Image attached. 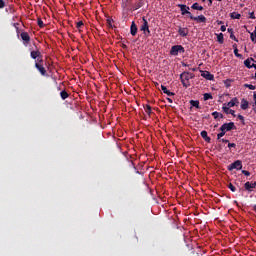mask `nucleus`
Masks as SVG:
<instances>
[{
	"instance_id": "dca6fc26",
	"label": "nucleus",
	"mask_w": 256,
	"mask_h": 256,
	"mask_svg": "<svg viewBox=\"0 0 256 256\" xmlns=\"http://www.w3.org/2000/svg\"><path fill=\"white\" fill-rule=\"evenodd\" d=\"M241 109H243V111H247V109H249V101H247L245 98H243L241 101Z\"/></svg>"
},
{
	"instance_id": "a211bd4d",
	"label": "nucleus",
	"mask_w": 256,
	"mask_h": 256,
	"mask_svg": "<svg viewBox=\"0 0 256 256\" xmlns=\"http://www.w3.org/2000/svg\"><path fill=\"white\" fill-rule=\"evenodd\" d=\"M212 116L214 117V119H225V116L223 114H221V112H213Z\"/></svg>"
},
{
	"instance_id": "1a4fd4ad",
	"label": "nucleus",
	"mask_w": 256,
	"mask_h": 256,
	"mask_svg": "<svg viewBox=\"0 0 256 256\" xmlns=\"http://www.w3.org/2000/svg\"><path fill=\"white\" fill-rule=\"evenodd\" d=\"M178 34L180 35V37H187L189 35V28L187 27H179L178 28Z\"/></svg>"
},
{
	"instance_id": "412c9836",
	"label": "nucleus",
	"mask_w": 256,
	"mask_h": 256,
	"mask_svg": "<svg viewBox=\"0 0 256 256\" xmlns=\"http://www.w3.org/2000/svg\"><path fill=\"white\" fill-rule=\"evenodd\" d=\"M250 33V39L252 41V43H256V26L253 32H249Z\"/></svg>"
},
{
	"instance_id": "bf43d9fd",
	"label": "nucleus",
	"mask_w": 256,
	"mask_h": 256,
	"mask_svg": "<svg viewBox=\"0 0 256 256\" xmlns=\"http://www.w3.org/2000/svg\"><path fill=\"white\" fill-rule=\"evenodd\" d=\"M253 111L254 113H256V106H253Z\"/></svg>"
},
{
	"instance_id": "20e7f679",
	"label": "nucleus",
	"mask_w": 256,
	"mask_h": 256,
	"mask_svg": "<svg viewBox=\"0 0 256 256\" xmlns=\"http://www.w3.org/2000/svg\"><path fill=\"white\" fill-rule=\"evenodd\" d=\"M233 169H236V171H241L243 169V162L241 160H236L231 163L228 166V171H233Z\"/></svg>"
},
{
	"instance_id": "6ab92c4d",
	"label": "nucleus",
	"mask_w": 256,
	"mask_h": 256,
	"mask_svg": "<svg viewBox=\"0 0 256 256\" xmlns=\"http://www.w3.org/2000/svg\"><path fill=\"white\" fill-rule=\"evenodd\" d=\"M191 9H194L195 11H203V6H200L199 3L196 2L191 6Z\"/></svg>"
},
{
	"instance_id": "423d86ee",
	"label": "nucleus",
	"mask_w": 256,
	"mask_h": 256,
	"mask_svg": "<svg viewBox=\"0 0 256 256\" xmlns=\"http://www.w3.org/2000/svg\"><path fill=\"white\" fill-rule=\"evenodd\" d=\"M140 31L148 34L151 33V30H149V22H147V19L145 17L142 18V25L140 27Z\"/></svg>"
},
{
	"instance_id": "cd10ccee",
	"label": "nucleus",
	"mask_w": 256,
	"mask_h": 256,
	"mask_svg": "<svg viewBox=\"0 0 256 256\" xmlns=\"http://www.w3.org/2000/svg\"><path fill=\"white\" fill-rule=\"evenodd\" d=\"M244 87H246L247 89H250L251 91H255L256 86L253 84H245Z\"/></svg>"
},
{
	"instance_id": "39448f33",
	"label": "nucleus",
	"mask_w": 256,
	"mask_h": 256,
	"mask_svg": "<svg viewBox=\"0 0 256 256\" xmlns=\"http://www.w3.org/2000/svg\"><path fill=\"white\" fill-rule=\"evenodd\" d=\"M233 129H237L234 122L224 123L220 127V131H225L226 133L227 131H233Z\"/></svg>"
},
{
	"instance_id": "603ef678",
	"label": "nucleus",
	"mask_w": 256,
	"mask_h": 256,
	"mask_svg": "<svg viewBox=\"0 0 256 256\" xmlns=\"http://www.w3.org/2000/svg\"><path fill=\"white\" fill-rule=\"evenodd\" d=\"M232 47H233L234 51H235V49H238V48H237V44H233Z\"/></svg>"
},
{
	"instance_id": "72a5a7b5",
	"label": "nucleus",
	"mask_w": 256,
	"mask_h": 256,
	"mask_svg": "<svg viewBox=\"0 0 256 256\" xmlns=\"http://www.w3.org/2000/svg\"><path fill=\"white\" fill-rule=\"evenodd\" d=\"M238 119L242 122V125H245V117L243 115L239 114Z\"/></svg>"
},
{
	"instance_id": "7c9ffc66",
	"label": "nucleus",
	"mask_w": 256,
	"mask_h": 256,
	"mask_svg": "<svg viewBox=\"0 0 256 256\" xmlns=\"http://www.w3.org/2000/svg\"><path fill=\"white\" fill-rule=\"evenodd\" d=\"M220 131H221V132L217 134V139H218V140H221V137H225V133H226V132L223 131V130H220Z\"/></svg>"
},
{
	"instance_id": "3c124183",
	"label": "nucleus",
	"mask_w": 256,
	"mask_h": 256,
	"mask_svg": "<svg viewBox=\"0 0 256 256\" xmlns=\"http://www.w3.org/2000/svg\"><path fill=\"white\" fill-rule=\"evenodd\" d=\"M168 103H173V99L167 98Z\"/></svg>"
},
{
	"instance_id": "f03ea898",
	"label": "nucleus",
	"mask_w": 256,
	"mask_h": 256,
	"mask_svg": "<svg viewBox=\"0 0 256 256\" xmlns=\"http://www.w3.org/2000/svg\"><path fill=\"white\" fill-rule=\"evenodd\" d=\"M180 79L183 87L187 89V87L191 86V83H189V80L193 79V73L183 72L182 74H180Z\"/></svg>"
},
{
	"instance_id": "9b49d317",
	"label": "nucleus",
	"mask_w": 256,
	"mask_h": 256,
	"mask_svg": "<svg viewBox=\"0 0 256 256\" xmlns=\"http://www.w3.org/2000/svg\"><path fill=\"white\" fill-rule=\"evenodd\" d=\"M201 77L207 79V81H213V79H215V76L209 71H203Z\"/></svg>"
},
{
	"instance_id": "aec40b11",
	"label": "nucleus",
	"mask_w": 256,
	"mask_h": 256,
	"mask_svg": "<svg viewBox=\"0 0 256 256\" xmlns=\"http://www.w3.org/2000/svg\"><path fill=\"white\" fill-rule=\"evenodd\" d=\"M217 41L220 43V45H223L225 43V38L223 36V33L217 34Z\"/></svg>"
},
{
	"instance_id": "5fc2aeb1",
	"label": "nucleus",
	"mask_w": 256,
	"mask_h": 256,
	"mask_svg": "<svg viewBox=\"0 0 256 256\" xmlns=\"http://www.w3.org/2000/svg\"><path fill=\"white\" fill-rule=\"evenodd\" d=\"M182 66H183V67H189V65H188V64H185V63H182Z\"/></svg>"
},
{
	"instance_id": "c756f323",
	"label": "nucleus",
	"mask_w": 256,
	"mask_h": 256,
	"mask_svg": "<svg viewBox=\"0 0 256 256\" xmlns=\"http://www.w3.org/2000/svg\"><path fill=\"white\" fill-rule=\"evenodd\" d=\"M228 189H230V191H232V193H235V191H237V188H235V186L232 183L228 184Z\"/></svg>"
},
{
	"instance_id": "de8ad7c7",
	"label": "nucleus",
	"mask_w": 256,
	"mask_h": 256,
	"mask_svg": "<svg viewBox=\"0 0 256 256\" xmlns=\"http://www.w3.org/2000/svg\"><path fill=\"white\" fill-rule=\"evenodd\" d=\"M253 99H254V104L252 107H255L256 106V92H254V94H253Z\"/></svg>"
},
{
	"instance_id": "0eeeda50",
	"label": "nucleus",
	"mask_w": 256,
	"mask_h": 256,
	"mask_svg": "<svg viewBox=\"0 0 256 256\" xmlns=\"http://www.w3.org/2000/svg\"><path fill=\"white\" fill-rule=\"evenodd\" d=\"M222 110L224 111V113H226V115H231L232 117H237V115H235V110H233L229 106H227V103L223 104Z\"/></svg>"
},
{
	"instance_id": "2f4dec72",
	"label": "nucleus",
	"mask_w": 256,
	"mask_h": 256,
	"mask_svg": "<svg viewBox=\"0 0 256 256\" xmlns=\"http://www.w3.org/2000/svg\"><path fill=\"white\" fill-rule=\"evenodd\" d=\"M38 26L40 27V29H43L45 27V24L43 23V20H41V18H38Z\"/></svg>"
},
{
	"instance_id": "864d4df0",
	"label": "nucleus",
	"mask_w": 256,
	"mask_h": 256,
	"mask_svg": "<svg viewBox=\"0 0 256 256\" xmlns=\"http://www.w3.org/2000/svg\"><path fill=\"white\" fill-rule=\"evenodd\" d=\"M122 49H127V45L122 44Z\"/></svg>"
},
{
	"instance_id": "e433bc0d",
	"label": "nucleus",
	"mask_w": 256,
	"mask_h": 256,
	"mask_svg": "<svg viewBox=\"0 0 256 256\" xmlns=\"http://www.w3.org/2000/svg\"><path fill=\"white\" fill-rule=\"evenodd\" d=\"M165 95H167L168 97H173L175 96V93L168 90L165 92Z\"/></svg>"
},
{
	"instance_id": "a19ab883",
	"label": "nucleus",
	"mask_w": 256,
	"mask_h": 256,
	"mask_svg": "<svg viewBox=\"0 0 256 256\" xmlns=\"http://www.w3.org/2000/svg\"><path fill=\"white\" fill-rule=\"evenodd\" d=\"M76 27H77V29H81V27H83V21L77 22Z\"/></svg>"
},
{
	"instance_id": "c03bdc74",
	"label": "nucleus",
	"mask_w": 256,
	"mask_h": 256,
	"mask_svg": "<svg viewBox=\"0 0 256 256\" xmlns=\"http://www.w3.org/2000/svg\"><path fill=\"white\" fill-rule=\"evenodd\" d=\"M220 30H221L223 33H225V31H227V27H226L225 25H222V26L220 27Z\"/></svg>"
},
{
	"instance_id": "bb28decb",
	"label": "nucleus",
	"mask_w": 256,
	"mask_h": 256,
	"mask_svg": "<svg viewBox=\"0 0 256 256\" xmlns=\"http://www.w3.org/2000/svg\"><path fill=\"white\" fill-rule=\"evenodd\" d=\"M203 97L204 101H209V99H213V95H211V93H205Z\"/></svg>"
},
{
	"instance_id": "13d9d810",
	"label": "nucleus",
	"mask_w": 256,
	"mask_h": 256,
	"mask_svg": "<svg viewBox=\"0 0 256 256\" xmlns=\"http://www.w3.org/2000/svg\"><path fill=\"white\" fill-rule=\"evenodd\" d=\"M248 59H250V62H251V61L255 62V59H254V58H248Z\"/></svg>"
},
{
	"instance_id": "f8f14e48",
	"label": "nucleus",
	"mask_w": 256,
	"mask_h": 256,
	"mask_svg": "<svg viewBox=\"0 0 256 256\" xmlns=\"http://www.w3.org/2000/svg\"><path fill=\"white\" fill-rule=\"evenodd\" d=\"M239 106V99L237 97H234L231 99L230 102L226 103V107H237Z\"/></svg>"
},
{
	"instance_id": "79ce46f5",
	"label": "nucleus",
	"mask_w": 256,
	"mask_h": 256,
	"mask_svg": "<svg viewBox=\"0 0 256 256\" xmlns=\"http://www.w3.org/2000/svg\"><path fill=\"white\" fill-rule=\"evenodd\" d=\"M0 9H5V0H0Z\"/></svg>"
},
{
	"instance_id": "5701e85b",
	"label": "nucleus",
	"mask_w": 256,
	"mask_h": 256,
	"mask_svg": "<svg viewBox=\"0 0 256 256\" xmlns=\"http://www.w3.org/2000/svg\"><path fill=\"white\" fill-rule=\"evenodd\" d=\"M190 105L196 107V109H200L199 100H190Z\"/></svg>"
},
{
	"instance_id": "4c0bfd02",
	"label": "nucleus",
	"mask_w": 256,
	"mask_h": 256,
	"mask_svg": "<svg viewBox=\"0 0 256 256\" xmlns=\"http://www.w3.org/2000/svg\"><path fill=\"white\" fill-rule=\"evenodd\" d=\"M228 147L229 149H232V148L235 149V147H237V144L228 142Z\"/></svg>"
},
{
	"instance_id": "f704fd0d",
	"label": "nucleus",
	"mask_w": 256,
	"mask_h": 256,
	"mask_svg": "<svg viewBox=\"0 0 256 256\" xmlns=\"http://www.w3.org/2000/svg\"><path fill=\"white\" fill-rule=\"evenodd\" d=\"M200 135H201L202 139H205L208 137L207 131H205V130L201 131Z\"/></svg>"
},
{
	"instance_id": "4be33fe9",
	"label": "nucleus",
	"mask_w": 256,
	"mask_h": 256,
	"mask_svg": "<svg viewBox=\"0 0 256 256\" xmlns=\"http://www.w3.org/2000/svg\"><path fill=\"white\" fill-rule=\"evenodd\" d=\"M244 65L245 67H247V69H253V64H251V59H246L244 61Z\"/></svg>"
},
{
	"instance_id": "ea45409f",
	"label": "nucleus",
	"mask_w": 256,
	"mask_h": 256,
	"mask_svg": "<svg viewBox=\"0 0 256 256\" xmlns=\"http://www.w3.org/2000/svg\"><path fill=\"white\" fill-rule=\"evenodd\" d=\"M235 57H243V55L239 54V49L234 50Z\"/></svg>"
},
{
	"instance_id": "a878e982",
	"label": "nucleus",
	"mask_w": 256,
	"mask_h": 256,
	"mask_svg": "<svg viewBox=\"0 0 256 256\" xmlns=\"http://www.w3.org/2000/svg\"><path fill=\"white\" fill-rule=\"evenodd\" d=\"M230 17H231V19H241V14H239L237 12H232V13H230Z\"/></svg>"
},
{
	"instance_id": "09e8293b",
	"label": "nucleus",
	"mask_w": 256,
	"mask_h": 256,
	"mask_svg": "<svg viewBox=\"0 0 256 256\" xmlns=\"http://www.w3.org/2000/svg\"><path fill=\"white\" fill-rule=\"evenodd\" d=\"M204 141H206V143H211V137H207V138H204Z\"/></svg>"
},
{
	"instance_id": "4d7b16f0",
	"label": "nucleus",
	"mask_w": 256,
	"mask_h": 256,
	"mask_svg": "<svg viewBox=\"0 0 256 256\" xmlns=\"http://www.w3.org/2000/svg\"><path fill=\"white\" fill-rule=\"evenodd\" d=\"M218 25H223V21H218Z\"/></svg>"
},
{
	"instance_id": "4468645a",
	"label": "nucleus",
	"mask_w": 256,
	"mask_h": 256,
	"mask_svg": "<svg viewBox=\"0 0 256 256\" xmlns=\"http://www.w3.org/2000/svg\"><path fill=\"white\" fill-rule=\"evenodd\" d=\"M41 55L42 54L41 51H39V49L30 52L31 59H38L39 57H41Z\"/></svg>"
},
{
	"instance_id": "6e6552de",
	"label": "nucleus",
	"mask_w": 256,
	"mask_h": 256,
	"mask_svg": "<svg viewBox=\"0 0 256 256\" xmlns=\"http://www.w3.org/2000/svg\"><path fill=\"white\" fill-rule=\"evenodd\" d=\"M35 68L39 71L42 77H47V70L44 68L43 64L35 63Z\"/></svg>"
},
{
	"instance_id": "c9c22d12",
	"label": "nucleus",
	"mask_w": 256,
	"mask_h": 256,
	"mask_svg": "<svg viewBox=\"0 0 256 256\" xmlns=\"http://www.w3.org/2000/svg\"><path fill=\"white\" fill-rule=\"evenodd\" d=\"M230 39H232L233 41H236V43H239V39L235 37V33L230 35Z\"/></svg>"
},
{
	"instance_id": "49530a36",
	"label": "nucleus",
	"mask_w": 256,
	"mask_h": 256,
	"mask_svg": "<svg viewBox=\"0 0 256 256\" xmlns=\"http://www.w3.org/2000/svg\"><path fill=\"white\" fill-rule=\"evenodd\" d=\"M227 31L228 33H230V35H233L235 33L233 28H228Z\"/></svg>"
},
{
	"instance_id": "37998d69",
	"label": "nucleus",
	"mask_w": 256,
	"mask_h": 256,
	"mask_svg": "<svg viewBox=\"0 0 256 256\" xmlns=\"http://www.w3.org/2000/svg\"><path fill=\"white\" fill-rule=\"evenodd\" d=\"M249 19H255V12L249 13Z\"/></svg>"
},
{
	"instance_id": "8fccbe9b",
	"label": "nucleus",
	"mask_w": 256,
	"mask_h": 256,
	"mask_svg": "<svg viewBox=\"0 0 256 256\" xmlns=\"http://www.w3.org/2000/svg\"><path fill=\"white\" fill-rule=\"evenodd\" d=\"M220 141H222V143H229V140L224 138L220 139Z\"/></svg>"
},
{
	"instance_id": "6e6d98bb",
	"label": "nucleus",
	"mask_w": 256,
	"mask_h": 256,
	"mask_svg": "<svg viewBox=\"0 0 256 256\" xmlns=\"http://www.w3.org/2000/svg\"><path fill=\"white\" fill-rule=\"evenodd\" d=\"M209 1V5H213V0H208Z\"/></svg>"
},
{
	"instance_id": "c85d7f7f",
	"label": "nucleus",
	"mask_w": 256,
	"mask_h": 256,
	"mask_svg": "<svg viewBox=\"0 0 256 256\" xmlns=\"http://www.w3.org/2000/svg\"><path fill=\"white\" fill-rule=\"evenodd\" d=\"M141 7H143V2L140 1L137 4H135L134 11H137V9H141Z\"/></svg>"
},
{
	"instance_id": "f257e3e1",
	"label": "nucleus",
	"mask_w": 256,
	"mask_h": 256,
	"mask_svg": "<svg viewBox=\"0 0 256 256\" xmlns=\"http://www.w3.org/2000/svg\"><path fill=\"white\" fill-rule=\"evenodd\" d=\"M178 7L181 11V15H186L191 21H196V23H207V18L204 15L193 16V14L189 11V6L185 4H178Z\"/></svg>"
},
{
	"instance_id": "052dcab7",
	"label": "nucleus",
	"mask_w": 256,
	"mask_h": 256,
	"mask_svg": "<svg viewBox=\"0 0 256 256\" xmlns=\"http://www.w3.org/2000/svg\"><path fill=\"white\" fill-rule=\"evenodd\" d=\"M253 69H256V64H253Z\"/></svg>"
},
{
	"instance_id": "2eb2a0df",
	"label": "nucleus",
	"mask_w": 256,
	"mask_h": 256,
	"mask_svg": "<svg viewBox=\"0 0 256 256\" xmlns=\"http://www.w3.org/2000/svg\"><path fill=\"white\" fill-rule=\"evenodd\" d=\"M137 24H135V22H132L131 26H130V33L133 37H135V35H137Z\"/></svg>"
},
{
	"instance_id": "b1692460",
	"label": "nucleus",
	"mask_w": 256,
	"mask_h": 256,
	"mask_svg": "<svg viewBox=\"0 0 256 256\" xmlns=\"http://www.w3.org/2000/svg\"><path fill=\"white\" fill-rule=\"evenodd\" d=\"M107 23V27H109V29H113V18L108 17L106 20Z\"/></svg>"
},
{
	"instance_id": "9d476101",
	"label": "nucleus",
	"mask_w": 256,
	"mask_h": 256,
	"mask_svg": "<svg viewBox=\"0 0 256 256\" xmlns=\"http://www.w3.org/2000/svg\"><path fill=\"white\" fill-rule=\"evenodd\" d=\"M20 36L22 41H24V45H29V41H31V36H29V33L22 32Z\"/></svg>"
},
{
	"instance_id": "393cba45",
	"label": "nucleus",
	"mask_w": 256,
	"mask_h": 256,
	"mask_svg": "<svg viewBox=\"0 0 256 256\" xmlns=\"http://www.w3.org/2000/svg\"><path fill=\"white\" fill-rule=\"evenodd\" d=\"M60 97H61V99H63V101H65V99H67L69 97V93H67V91L63 90L60 92Z\"/></svg>"
},
{
	"instance_id": "58836bf2",
	"label": "nucleus",
	"mask_w": 256,
	"mask_h": 256,
	"mask_svg": "<svg viewBox=\"0 0 256 256\" xmlns=\"http://www.w3.org/2000/svg\"><path fill=\"white\" fill-rule=\"evenodd\" d=\"M242 174L245 175V177H249L251 175V172L247 170H242Z\"/></svg>"
},
{
	"instance_id": "ddd939ff",
	"label": "nucleus",
	"mask_w": 256,
	"mask_h": 256,
	"mask_svg": "<svg viewBox=\"0 0 256 256\" xmlns=\"http://www.w3.org/2000/svg\"><path fill=\"white\" fill-rule=\"evenodd\" d=\"M255 187H256V182H254V183L246 182V183L244 184L245 190H246V191H249V192L253 191V189H255Z\"/></svg>"
},
{
	"instance_id": "473e14b6",
	"label": "nucleus",
	"mask_w": 256,
	"mask_h": 256,
	"mask_svg": "<svg viewBox=\"0 0 256 256\" xmlns=\"http://www.w3.org/2000/svg\"><path fill=\"white\" fill-rule=\"evenodd\" d=\"M35 63H39L40 65H43V55H41V57L36 58Z\"/></svg>"
},
{
	"instance_id": "a18cd8bd",
	"label": "nucleus",
	"mask_w": 256,
	"mask_h": 256,
	"mask_svg": "<svg viewBox=\"0 0 256 256\" xmlns=\"http://www.w3.org/2000/svg\"><path fill=\"white\" fill-rule=\"evenodd\" d=\"M161 90L163 91V93L168 91V89L165 85H161Z\"/></svg>"
},
{
	"instance_id": "f3484780",
	"label": "nucleus",
	"mask_w": 256,
	"mask_h": 256,
	"mask_svg": "<svg viewBox=\"0 0 256 256\" xmlns=\"http://www.w3.org/2000/svg\"><path fill=\"white\" fill-rule=\"evenodd\" d=\"M144 111H145V113L148 114V117H151V115H153V110L151 108V105H149V104L144 106Z\"/></svg>"
},
{
	"instance_id": "680f3d73",
	"label": "nucleus",
	"mask_w": 256,
	"mask_h": 256,
	"mask_svg": "<svg viewBox=\"0 0 256 256\" xmlns=\"http://www.w3.org/2000/svg\"><path fill=\"white\" fill-rule=\"evenodd\" d=\"M218 1H221V0H218Z\"/></svg>"
},
{
	"instance_id": "7ed1b4c3",
	"label": "nucleus",
	"mask_w": 256,
	"mask_h": 256,
	"mask_svg": "<svg viewBox=\"0 0 256 256\" xmlns=\"http://www.w3.org/2000/svg\"><path fill=\"white\" fill-rule=\"evenodd\" d=\"M179 53H185V48L182 45H174L170 49V55L177 57Z\"/></svg>"
}]
</instances>
